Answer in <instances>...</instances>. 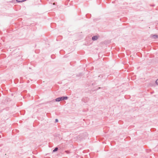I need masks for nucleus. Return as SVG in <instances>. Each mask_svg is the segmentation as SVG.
I'll return each instance as SVG.
<instances>
[{
	"label": "nucleus",
	"instance_id": "obj_1",
	"mask_svg": "<svg viewBox=\"0 0 158 158\" xmlns=\"http://www.w3.org/2000/svg\"><path fill=\"white\" fill-rule=\"evenodd\" d=\"M99 38V36L97 35H95L92 37V40L93 41L97 40Z\"/></svg>",
	"mask_w": 158,
	"mask_h": 158
},
{
	"label": "nucleus",
	"instance_id": "obj_2",
	"mask_svg": "<svg viewBox=\"0 0 158 158\" xmlns=\"http://www.w3.org/2000/svg\"><path fill=\"white\" fill-rule=\"evenodd\" d=\"M60 98H61V101L63 100H67L68 98V97H60Z\"/></svg>",
	"mask_w": 158,
	"mask_h": 158
},
{
	"label": "nucleus",
	"instance_id": "obj_3",
	"mask_svg": "<svg viewBox=\"0 0 158 158\" xmlns=\"http://www.w3.org/2000/svg\"><path fill=\"white\" fill-rule=\"evenodd\" d=\"M55 101L56 102H60L61 101V98L59 97L56 98L55 99Z\"/></svg>",
	"mask_w": 158,
	"mask_h": 158
},
{
	"label": "nucleus",
	"instance_id": "obj_4",
	"mask_svg": "<svg viewBox=\"0 0 158 158\" xmlns=\"http://www.w3.org/2000/svg\"><path fill=\"white\" fill-rule=\"evenodd\" d=\"M26 0H16V1L18 2H24Z\"/></svg>",
	"mask_w": 158,
	"mask_h": 158
},
{
	"label": "nucleus",
	"instance_id": "obj_5",
	"mask_svg": "<svg viewBox=\"0 0 158 158\" xmlns=\"http://www.w3.org/2000/svg\"><path fill=\"white\" fill-rule=\"evenodd\" d=\"M58 150V148L57 147H56L55 148V149L53 150V152H55L57 151Z\"/></svg>",
	"mask_w": 158,
	"mask_h": 158
},
{
	"label": "nucleus",
	"instance_id": "obj_6",
	"mask_svg": "<svg viewBox=\"0 0 158 158\" xmlns=\"http://www.w3.org/2000/svg\"><path fill=\"white\" fill-rule=\"evenodd\" d=\"M158 35H153V37L154 39H156L158 38Z\"/></svg>",
	"mask_w": 158,
	"mask_h": 158
},
{
	"label": "nucleus",
	"instance_id": "obj_7",
	"mask_svg": "<svg viewBox=\"0 0 158 158\" xmlns=\"http://www.w3.org/2000/svg\"><path fill=\"white\" fill-rule=\"evenodd\" d=\"M156 84L158 85V79L156 80Z\"/></svg>",
	"mask_w": 158,
	"mask_h": 158
},
{
	"label": "nucleus",
	"instance_id": "obj_8",
	"mask_svg": "<svg viewBox=\"0 0 158 158\" xmlns=\"http://www.w3.org/2000/svg\"><path fill=\"white\" fill-rule=\"evenodd\" d=\"M58 120L57 119H55V122H58Z\"/></svg>",
	"mask_w": 158,
	"mask_h": 158
}]
</instances>
